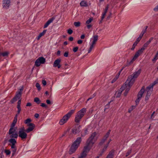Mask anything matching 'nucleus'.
Masks as SVG:
<instances>
[{"label": "nucleus", "mask_w": 158, "mask_h": 158, "mask_svg": "<svg viewBox=\"0 0 158 158\" xmlns=\"http://www.w3.org/2000/svg\"><path fill=\"white\" fill-rule=\"evenodd\" d=\"M16 129L17 128H10L8 131L10 137L11 138L9 140L8 142L10 143V145L12 149V156H14L17 150V148L15 145L17 141L16 140L14 139H17L18 137V133L16 131Z\"/></svg>", "instance_id": "obj_1"}, {"label": "nucleus", "mask_w": 158, "mask_h": 158, "mask_svg": "<svg viewBox=\"0 0 158 158\" xmlns=\"http://www.w3.org/2000/svg\"><path fill=\"white\" fill-rule=\"evenodd\" d=\"M29 126L28 128L25 130L23 127L20 128L18 133V136L20 138L22 139L23 140L26 139L27 137V134L26 132L29 133L32 131L34 128L35 125L33 123H30L27 124Z\"/></svg>", "instance_id": "obj_2"}, {"label": "nucleus", "mask_w": 158, "mask_h": 158, "mask_svg": "<svg viewBox=\"0 0 158 158\" xmlns=\"http://www.w3.org/2000/svg\"><path fill=\"white\" fill-rule=\"evenodd\" d=\"M141 70L140 69L137 71L135 72L129 76L127 81V83H129L133 85L135 81V79L141 73Z\"/></svg>", "instance_id": "obj_3"}, {"label": "nucleus", "mask_w": 158, "mask_h": 158, "mask_svg": "<svg viewBox=\"0 0 158 158\" xmlns=\"http://www.w3.org/2000/svg\"><path fill=\"white\" fill-rule=\"evenodd\" d=\"M86 111V109L83 108L77 112L75 117V122L77 123H79L81 119L84 116Z\"/></svg>", "instance_id": "obj_4"}, {"label": "nucleus", "mask_w": 158, "mask_h": 158, "mask_svg": "<svg viewBox=\"0 0 158 158\" xmlns=\"http://www.w3.org/2000/svg\"><path fill=\"white\" fill-rule=\"evenodd\" d=\"M75 112V110H72L69 112L67 114L64 115L61 119L59 123L60 125H63L66 123L71 115Z\"/></svg>", "instance_id": "obj_5"}, {"label": "nucleus", "mask_w": 158, "mask_h": 158, "mask_svg": "<svg viewBox=\"0 0 158 158\" xmlns=\"http://www.w3.org/2000/svg\"><path fill=\"white\" fill-rule=\"evenodd\" d=\"M98 135V133L96 132H94L92 133L90 136L88 138L87 141L88 143H90L92 145L97 140Z\"/></svg>", "instance_id": "obj_6"}, {"label": "nucleus", "mask_w": 158, "mask_h": 158, "mask_svg": "<svg viewBox=\"0 0 158 158\" xmlns=\"http://www.w3.org/2000/svg\"><path fill=\"white\" fill-rule=\"evenodd\" d=\"M157 83H158V79L155 81L153 83L150 85L146 88V91L147 92L146 96H150L153 90L154 86Z\"/></svg>", "instance_id": "obj_7"}, {"label": "nucleus", "mask_w": 158, "mask_h": 158, "mask_svg": "<svg viewBox=\"0 0 158 158\" xmlns=\"http://www.w3.org/2000/svg\"><path fill=\"white\" fill-rule=\"evenodd\" d=\"M93 145L90 143H88V142H86V145L84 147L83 150L81 152L87 155V154L92 147Z\"/></svg>", "instance_id": "obj_8"}, {"label": "nucleus", "mask_w": 158, "mask_h": 158, "mask_svg": "<svg viewBox=\"0 0 158 158\" xmlns=\"http://www.w3.org/2000/svg\"><path fill=\"white\" fill-rule=\"evenodd\" d=\"M144 91H145L144 87L143 86L142 87L141 89L139 91V93L138 94L137 98L135 101V102H136V104H138L139 103V102L141 97H142V95L144 92Z\"/></svg>", "instance_id": "obj_9"}, {"label": "nucleus", "mask_w": 158, "mask_h": 158, "mask_svg": "<svg viewBox=\"0 0 158 158\" xmlns=\"http://www.w3.org/2000/svg\"><path fill=\"white\" fill-rule=\"evenodd\" d=\"M45 62V59L43 57H40L35 62V65L36 67H38L41 64H44Z\"/></svg>", "instance_id": "obj_10"}, {"label": "nucleus", "mask_w": 158, "mask_h": 158, "mask_svg": "<svg viewBox=\"0 0 158 158\" xmlns=\"http://www.w3.org/2000/svg\"><path fill=\"white\" fill-rule=\"evenodd\" d=\"M132 85V84H131L130 83H127V81L125 82V84L123 85V86H124L125 87L124 90H125V91L124 93V95L125 96H126L127 95L128 91L130 90V88Z\"/></svg>", "instance_id": "obj_11"}, {"label": "nucleus", "mask_w": 158, "mask_h": 158, "mask_svg": "<svg viewBox=\"0 0 158 158\" xmlns=\"http://www.w3.org/2000/svg\"><path fill=\"white\" fill-rule=\"evenodd\" d=\"M23 88L22 87L20 89L19 91L16 92L15 96L13 98L14 102L16 101L17 100V99H20L22 91L23 90Z\"/></svg>", "instance_id": "obj_12"}, {"label": "nucleus", "mask_w": 158, "mask_h": 158, "mask_svg": "<svg viewBox=\"0 0 158 158\" xmlns=\"http://www.w3.org/2000/svg\"><path fill=\"white\" fill-rule=\"evenodd\" d=\"M10 0H3L2 5L3 8L5 9H8L10 5Z\"/></svg>", "instance_id": "obj_13"}, {"label": "nucleus", "mask_w": 158, "mask_h": 158, "mask_svg": "<svg viewBox=\"0 0 158 158\" xmlns=\"http://www.w3.org/2000/svg\"><path fill=\"white\" fill-rule=\"evenodd\" d=\"M81 140L82 139L81 137H78L74 142L72 145L77 148L79 146Z\"/></svg>", "instance_id": "obj_14"}, {"label": "nucleus", "mask_w": 158, "mask_h": 158, "mask_svg": "<svg viewBox=\"0 0 158 158\" xmlns=\"http://www.w3.org/2000/svg\"><path fill=\"white\" fill-rule=\"evenodd\" d=\"M144 50L143 49H142L141 48L139 50L135 53L134 55L133 60H135L136 58L141 55L143 52Z\"/></svg>", "instance_id": "obj_15"}, {"label": "nucleus", "mask_w": 158, "mask_h": 158, "mask_svg": "<svg viewBox=\"0 0 158 158\" xmlns=\"http://www.w3.org/2000/svg\"><path fill=\"white\" fill-rule=\"evenodd\" d=\"M61 61V59H58L56 60L54 62L53 64L54 67H57L58 69H59L61 67V65L60 63Z\"/></svg>", "instance_id": "obj_16"}, {"label": "nucleus", "mask_w": 158, "mask_h": 158, "mask_svg": "<svg viewBox=\"0 0 158 158\" xmlns=\"http://www.w3.org/2000/svg\"><path fill=\"white\" fill-rule=\"evenodd\" d=\"M111 141V139H110L108 142H106V144L104 146V147L101 151V152L99 154V156H101L103 153L106 150L110 142Z\"/></svg>", "instance_id": "obj_17"}, {"label": "nucleus", "mask_w": 158, "mask_h": 158, "mask_svg": "<svg viewBox=\"0 0 158 158\" xmlns=\"http://www.w3.org/2000/svg\"><path fill=\"white\" fill-rule=\"evenodd\" d=\"M109 7V5H107L106 6L105 9L103 10V12H102L101 17V20H102L105 17V16L106 15V13L108 11Z\"/></svg>", "instance_id": "obj_18"}, {"label": "nucleus", "mask_w": 158, "mask_h": 158, "mask_svg": "<svg viewBox=\"0 0 158 158\" xmlns=\"http://www.w3.org/2000/svg\"><path fill=\"white\" fill-rule=\"evenodd\" d=\"M110 131L109 130L108 132H107L106 135L104 136L103 139L99 143L100 145H102L103 143L105 142V140H106L107 138L108 137L110 134Z\"/></svg>", "instance_id": "obj_19"}, {"label": "nucleus", "mask_w": 158, "mask_h": 158, "mask_svg": "<svg viewBox=\"0 0 158 158\" xmlns=\"http://www.w3.org/2000/svg\"><path fill=\"white\" fill-rule=\"evenodd\" d=\"M124 87H125L124 86H122V87L119 90L116 92V97L118 98L120 97L122 91L124 89Z\"/></svg>", "instance_id": "obj_20"}, {"label": "nucleus", "mask_w": 158, "mask_h": 158, "mask_svg": "<svg viewBox=\"0 0 158 158\" xmlns=\"http://www.w3.org/2000/svg\"><path fill=\"white\" fill-rule=\"evenodd\" d=\"M54 19L55 18L54 17H52L50 19L44 24V28H47L48 27V26L51 23H52Z\"/></svg>", "instance_id": "obj_21"}, {"label": "nucleus", "mask_w": 158, "mask_h": 158, "mask_svg": "<svg viewBox=\"0 0 158 158\" xmlns=\"http://www.w3.org/2000/svg\"><path fill=\"white\" fill-rule=\"evenodd\" d=\"M17 114H16V115L15 116V117L14 118V119L13 121V122L11 124L10 127V128H17L16 127H15V124H16L17 121Z\"/></svg>", "instance_id": "obj_22"}, {"label": "nucleus", "mask_w": 158, "mask_h": 158, "mask_svg": "<svg viewBox=\"0 0 158 158\" xmlns=\"http://www.w3.org/2000/svg\"><path fill=\"white\" fill-rule=\"evenodd\" d=\"M77 148L72 145L70 148L69 152V154L71 155L76 151Z\"/></svg>", "instance_id": "obj_23"}, {"label": "nucleus", "mask_w": 158, "mask_h": 158, "mask_svg": "<svg viewBox=\"0 0 158 158\" xmlns=\"http://www.w3.org/2000/svg\"><path fill=\"white\" fill-rule=\"evenodd\" d=\"M46 31L47 30H44L42 32L40 33L36 38L37 40H39L42 36L44 35Z\"/></svg>", "instance_id": "obj_24"}, {"label": "nucleus", "mask_w": 158, "mask_h": 158, "mask_svg": "<svg viewBox=\"0 0 158 158\" xmlns=\"http://www.w3.org/2000/svg\"><path fill=\"white\" fill-rule=\"evenodd\" d=\"M80 132V128L79 127L73 128L72 130V132L73 134H75Z\"/></svg>", "instance_id": "obj_25"}, {"label": "nucleus", "mask_w": 158, "mask_h": 158, "mask_svg": "<svg viewBox=\"0 0 158 158\" xmlns=\"http://www.w3.org/2000/svg\"><path fill=\"white\" fill-rule=\"evenodd\" d=\"M114 151L111 150L107 155L106 158H113L114 154Z\"/></svg>", "instance_id": "obj_26"}, {"label": "nucleus", "mask_w": 158, "mask_h": 158, "mask_svg": "<svg viewBox=\"0 0 158 158\" xmlns=\"http://www.w3.org/2000/svg\"><path fill=\"white\" fill-rule=\"evenodd\" d=\"M87 134H88V130L86 129L82 131L81 135L82 137L84 136Z\"/></svg>", "instance_id": "obj_27"}, {"label": "nucleus", "mask_w": 158, "mask_h": 158, "mask_svg": "<svg viewBox=\"0 0 158 158\" xmlns=\"http://www.w3.org/2000/svg\"><path fill=\"white\" fill-rule=\"evenodd\" d=\"M80 5L81 6H87V2L85 1H82L80 3Z\"/></svg>", "instance_id": "obj_28"}, {"label": "nucleus", "mask_w": 158, "mask_h": 158, "mask_svg": "<svg viewBox=\"0 0 158 158\" xmlns=\"http://www.w3.org/2000/svg\"><path fill=\"white\" fill-rule=\"evenodd\" d=\"M87 156L86 154H84L81 152L80 155L78 157V158H86Z\"/></svg>", "instance_id": "obj_29"}, {"label": "nucleus", "mask_w": 158, "mask_h": 158, "mask_svg": "<svg viewBox=\"0 0 158 158\" xmlns=\"http://www.w3.org/2000/svg\"><path fill=\"white\" fill-rule=\"evenodd\" d=\"M98 39V36L97 35L95 36L94 37L93 41L92 44H95L96 41H97Z\"/></svg>", "instance_id": "obj_30"}, {"label": "nucleus", "mask_w": 158, "mask_h": 158, "mask_svg": "<svg viewBox=\"0 0 158 158\" xmlns=\"http://www.w3.org/2000/svg\"><path fill=\"white\" fill-rule=\"evenodd\" d=\"M34 101L35 102H36L37 104H39L40 102V101L38 98H34Z\"/></svg>", "instance_id": "obj_31"}, {"label": "nucleus", "mask_w": 158, "mask_h": 158, "mask_svg": "<svg viewBox=\"0 0 158 158\" xmlns=\"http://www.w3.org/2000/svg\"><path fill=\"white\" fill-rule=\"evenodd\" d=\"M9 54V52H5L0 54L1 55L3 56H7Z\"/></svg>", "instance_id": "obj_32"}, {"label": "nucleus", "mask_w": 158, "mask_h": 158, "mask_svg": "<svg viewBox=\"0 0 158 158\" xmlns=\"http://www.w3.org/2000/svg\"><path fill=\"white\" fill-rule=\"evenodd\" d=\"M31 122V119L27 118L24 121V123L26 124H27V125L30 124V123Z\"/></svg>", "instance_id": "obj_33"}, {"label": "nucleus", "mask_w": 158, "mask_h": 158, "mask_svg": "<svg viewBox=\"0 0 158 158\" xmlns=\"http://www.w3.org/2000/svg\"><path fill=\"white\" fill-rule=\"evenodd\" d=\"M17 108L18 110L17 111V114H17L18 116V115L20 114L21 110V108L20 106H17Z\"/></svg>", "instance_id": "obj_34"}, {"label": "nucleus", "mask_w": 158, "mask_h": 158, "mask_svg": "<svg viewBox=\"0 0 158 158\" xmlns=\"http://www.w3.org/2000/svg\"><path fill=\"white\" fill-rule=\"evenodd\" d=\"M148 44L146 43L144 44L141 48L142 49H143V50L144 51V50L148 47Z\"/></svg>", "instance_id": "obj_35"}, {"label": "nucleus", "mask_w": 158, "mask_h": 158, "mask_svg": "<svg viewBox=\"0 0 158 158\" xmlns=\"http://www.w3.org/2000/svg\"><path fill=\"white\" fill-rule=\"evenodd\" d=\"M74 24L75 27H77L80 26V23L79 22H75L74 23Z\"/></svg>", "instance_id": "obj_36"}, {"label": "nucleus", "mask_w": 158, "mask_h": 158, "mask_svg": "<svg viewBox=\"0 0 158 158\" xmlns=\"http://www.w3.org/2000/svg\"><path fill=\"white\" fill-rule=\"evenodd\" d=\"M35 86L39 90H40L41 88H40V85L39 83H37L36 84Z\"/></svg>", "instance_id": "obj_37"}, {"label": "nucleus", "mask_w": 158, "mask_h": 158, "mask_svg": "<svg viewBox=\"0 0 158 158\" xmlns=\"http://www.w3.org/2000/svg\"><path fill=\"white\" fill-rule=\"evenodd\" d=\"M138 44V42H136V41H135L133 44V46H132V48H131V49L132 50H133L135 47L136 46V45H137V44Z\"/></svg>", "instance_id": "obj_38"}, {"label": "nucleus", "mask_w": 158, "mask_h": 158, "mask_svg": "<svg viewBox=\"0 0 158 158\" xmlns=\"http://www.w3.org/2000/svg\"><path fill=\"white\" fill-rule=\"evenodd\" d=\"M5 152L7 155L10 154L11 153L10 151L9 150H5Z\"/></svg>", "instance_id": "obj_39"}, {"label": "nucleus", "mask_w": 158, "mask_h": 158, "mask_svg": "<svg viewBox=\"0 0 158 158\" xmlns=\"http://www.w3.org/2000/svg\"><path fill=\"white\" fill-rule=\"evenodd\" d=\"M153 37L150 38L149 40L148 41H147L146 43L149 45L151 42V41L153 40Z\"/></svg>", "instance_id": "obj_40"}, {"label": "nucleus", "mask_w": 158, "mask_h": 158, "mask_svg": "<svg viewBox=\"0 0 158 158\" xmlns=\"http://www.w3.org/2000/svg\"><path fill=\"white\" fill-rule=\"evenodd\" d=\"M93 19L90 18L89 19L87 20L86 21V23L87 24H89L92 21Z\"/></svg>", "instance_id": "obj_41"}, {"label": "nucleus", "mask_w": 158, "mask_h": 158, "mask_svg": "<svg viewBox=\"0 0 158 158\" xmlns=\"http://www.w3.org/2000/svg\"><path fill=\"white\" fill-rule=\"evenodd\" d=\"M131 149L129 150L127 153L126 154V156H128L131 153Z\"/></svg>", "instance_id": "obj_42"}, {"label": "nucleus", "mask_w": 158, "mask_h": 158, "mask_svg": "<svg viewBox=\"0 0 158 158\" xmlns=\"http://www.w3.org/2000/svg\"><path fill=\"white\" fill-rule=\"evenodd\" d=\"M73 31L72 30L70 29H69L68 30L67 32L69 35L73 33Z\"/></svg>", "instance_id": "obj_43"}, {"label": "nucleus", "mask_w": 158, "mask_h": 158, "mask_svg": "<svg viewBox=\"0 0 158 158\" xmlns=\"http://www.w3.org/2000/svg\"><path fill=\"white\" fill-rule=\"evenodd\" d=\"M158 59V58L155 56L152 60L153 63H155Z\"/></svg>", "instance_id": "obj_44"}, {"label": "nucleus", "mask_w": 158, "mask_h": 158, "mask_svg": "<svg viewBox=\"0 0 158 158\" xmlns=\"http://www.w3.org/2000/svg\"><path fill=\"white\" fill-rule=\"evenodd\" d=\"M78 49V48L77 47H74L73 49V51L74 52H76L77 51Z\"/></svg>", "instance_id": "obj_45"}, {"label": "nucleus", "mask_w": 158, "mask_h": 158, "mask_svg": "<svg viewBox=\"0 0 158 158\" xmlns=\"http://www.w3.org/2000/svg\"><path fill=\"white\" fill-rule=\"evenodd\" d=\"M69 52H65L64 54V56L65 57H67L68 56Z\"/></svg>", "instance_id": "obj_46"}, {"label": "nucleus", "mask_w": 158, "mask_h": 158, "mask_svg": "<svg viewBox=\"0 0 158 158\" xmlns=\"http://www.w3.org/2000/svg\"><path fill=\"white\" fill-rule=\"evenodd\" d=\"M21 102V99H19V100L18 102L17 106H20Z\"/></svg>", "instance_id": "obj_47"}, {"label": "nucleus", "mask_w": 158, "mask_h": 158, "mask_svg": "<svg viewBox=\"0 0 158 158\" xmlns=\"http://www.w3.org/2000/svg\"><path fill=\"white\" fill-rule=\"evenodd\" d=\"M42 83L43 85H45L47 83L46 81L44 80H43L42 81Z\"/></svg>", "instance_id": "obj_48"}, {"label": "nucleus", "mask_w": 158, "mask_h": 158, "mask_svg": "<svg viewBox=\"0 0 158 158\" xmlns=\"http://www.w3.org/2000/svg\"><path fill=\"white\" fill-rule=\"evenodd\" d=\"M154 10L155 11H158V5L154 8Z\"/></svg>", "instance_id": "obj_49"}, {"label": "nucleus", "mask_w": 158, "mask_h": 158, "mask_svg": "<svg viewBox=\"0 0 158 158\" xmlns=\"http://www.w3.org/2000/svg\"><path fill=\"white\" fill-rule=\"evenodd\" d=\"M40 106L43 107H46V104L44 103H41Z\"/></svg>", "instance_id": "obj_50"}, {"label": "nucleus", "mask_w": 158, "mask_h": 158, "mask_svg": "<svg viewBox=\"0 0 158 158\" xmlns=\"http://www.w3.org/2000/svg\"><path fill=\"white\" fill-rule=\"evenodd\" d=\"M149 96H146L145 98V101H147L149 99Z\"/></svg>", "instance_id": "obj_51"}, {"label": "nucleus", "mask_w": 158, "mask_h": 158, "mask_svg": "<svg viewBox=\"0 0 158 158\" xmlns=\"http://www.w3.org/2000/svg\"><path fill=\"white\" fill-rule=\"evenodd\" d=\"M155 111H154L153 113L151 115V119H153V118H154V117H153V115L154 114H155Z\"/></svg>", "instance_id": "obj_52"}, {"label": "nucleus", "mask_w": 158, "mask_h": 158, "mask_svg": "<svg viewBox=\"0 0 158 158\" xmlns=\"http://www.w3.org/2000/svg\"><path fill=\"white\" fill-rule=\"evenodd\" d=\"M94 45L95 44H93L92 43V44L90 45V48L92 49L93 48H94Z\"/></svg>", "instance_id": "obj_53"}, {"label": "nucleus", "mask_w": 158, "mask_h": 158, "mask_svg": "<svg viewBox=\"0 0 158 158\" xmlns=\"http://www.w3.org/2000/svg\"><path fill=\"white\" fill-rule=\"evenodd\" d=\"M82 43V41L81 40H78L77 41V43L79 44H81Z\"/></svg>", "instance_id": "obj_54"}, {"label": "nucleus", "mask_w": 158, "mask_h": 158, "mask_svg": "<svg viewBox=\"0 0 158 158\" xmlns=\"http://www.w3.org/2000/svg\"><path fill=\"white\" fill-rule=\"evenodd\" d=\"M60 51H58L57 52V55H58V56H59L60 55Z\"/></svg>", "instance_id": "obj_55"}, {"label": "nucleus", "mask_w": 158, "mask_h": 158, "mask_svg": "<svg viewBox=\"0 0 158 158\" xmlns=\"http://www.w3.org/2000/svg\"><path fill=\"white\" fill-rule=\"evenodd\" d=\"M31 103L28 102L26 106H31Z\"/></svg>", "instance_id": "obj_56"}, {"label": "nucleus", "mask_w": 158, "mask_h": 158, "mask_svg": "<svg viewBox=\"0 0 158 158\" xmlns=\"http://www.w3.org/2000/svg\"><path fill=\"white\" fill-rule=\"evenodd\" d=\"M87 25V27L88 29H89L92 27V25L91 24H89Z\"/></svg>", "instance_id": "obj_57"}, {"label": "nucleus", "mask_w": 158, "mask_h": 158, "mask_svg": "<svg viewBox=\"0 0 158 158\" xmlns=\"http://www.w3.org/2000/svg\"><path fill=\"white\" fill-rule=\"evenodd\" d=\"M34 116L36 118H38L39 117V114H35Z\"/></svg>", "instance_id": "obj_58"}, {"label": "nucleus", "mask_w": 158, "mask_h": 158, "mask_svg": "<svg viewBox=\"0 0 158 158\" xmlns=\"http://www.w3.org/2000/svg\"><path fill=\"white\" fill-rule=\"evenodd\" d=\"M46 102L48 104H51V102L49 100H46Z\"/></svg>", "instance_id": "obj_59"}, {"label": "nucleus", "mask_w": 158, "mask_h": 158, "mask_svg": "<svg viewBox=\"0 0 158 158\" xmlns=\"http://www.w3.org/2000/svg\"><path fill=\"white\" fill-rule=\"evenodd\" d=\"M146 30H143L141 33V34H142L143 35V34H144V33L146 32Z\"/></svg>", "instance_id": "obj_60"}, {"label": "nucleus", "mask_w": 158, "mask_h": 158, "mask_svg": "<svg viewBox=\"0 0 158 158\" xmlns=\"http://www.w3.org/2000/svg\"><path fill=\"white\" fill-rule=\"evenodd\" d=\"M73 37H71L69 38V40L70 41H72L73 40Z\"/></svg>", "instance_id": "obj_61"}, {"label": "nucleus", "mask_w": 158, "mask_h": 158, "mask_svg": "<svg viewBox=\"0 0 158 158\" xmlns=\"http://www.w3.org/2000/svg\"><path fill=\"white\" fill-rule=\"evenodd\" d=\"M141 39V38H139V37L136 40V41L138 42V43L140 41V40Z\"/></svg>", "instance_id": "obj_62"}, {"label": "nucleus", "mask_w": 158, "mask_h": 158, "mask_svg": "<svg viewBox=\"0 0 158 158\" xmlns=\"http://www.w3.org/2000/svg\"><path fill=\"white\" fill-rule=\"evenodd\" d=\"M85 35L84 34L82 35L81 36V39H84V38H85Z\"/></svg>", "instance_id": "obj_63"}, {"label": "nucleus", "mask_w": 158, "mask_h": 158, "mask_svg": "<svg viewBox=\"0 0 158 158\" xmlns=\"http://www.w3.org/2000/svg\"><path fill=\"white\" fill-rule=\"evenodd\" d=\"M124 69V67H123L122 69L121 70L119 71V72L118 73V75H119V76L120 74V73L121 72V71L123 69Z\"/></svg>", "instance_id": "obj_64"}]
</instances>
